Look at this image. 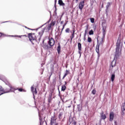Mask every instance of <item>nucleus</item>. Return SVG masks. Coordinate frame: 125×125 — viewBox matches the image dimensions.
I'll use <instances>...</instances> for the list:
<instances>
[{"label":"nucleus","mask_w":125,"mask_h":125,"mask_svg":"<svg viewBox=\"0 0 125 125\" xmlns=\"http://www.w3.org/2000/svg\"><path fill=\"white\" fill-rule=\"evenodd\" d=\"M56 23V21H52L51 23L46 27L42 28L43 27V25H42L41 27L36 29H30L27 27H25V28H27V29L31 30V31H38V30H40V31H41V32H48L49 31H51V32H52V27H53V26H54Z\"/></svg>","instance_id":"1"},{"label":"nucleus","mask_w":125,"mask_h":125,"mask_svg":"<svg viewBox=\"0 0 125 125\" xmlns=\"http://www.w3.org/2000/svg\"><path fill=\"white\" fill-rule=\"evenodd\" d=\"M123 42L121 41V37H119L116 43V48L115 52V57L118 58L119 55L123 50Z\"/></svg>","instance_id":"2"},{"label":"nucleus","mask_w":125,"mask_h":125,"mask_svg":"<svg viewBox=\"0 0 125 125\" xmlns=\"http://www.w3.org/2000/svg\"><path fill=\"white\" fill-rule=\"evenodd\" d=\"M6 84H8L9 85L10 88H6L5 90L1 86H0V95H1L3 94V93H8V92H11V91H13V90H14L15 89L13 88L12 85L10 84L8 82L6 83Z\"/></svg>","instance_id":"3"},{"label":"nucleus","mask_w":125,"mask_h":125,"mask_svg":"<svg viewBox=\"0 0 125 125\" xmlns=\"http://www.w3.org/2000/svg\"><path fill=\"white\" fill-rule=\"evenodd\" d=\"M105 35H106V32H103V37L102 38L101 42H100V43H99V42H98V41L96 47V51L98 53H99V46H100V44H102V42H103V41H104V39H105Z\"/></svg>","instance_id":"4"},{"label":"nucleus","mask_w":125,"mask_h":125,"mask_svg":"<svg viewBox=\"0 0 125 125\" xmlns=\"http://www.w3.org/2000/svg\"><path fill=\"white\" fill-rule=\"evenodd\" d=\"M57 120V117L55 115L51 117V121H50V125H58V123H56V121Z\"/></svg>","instance_id":"5"},{"label":"nucleus","mask_w":125,"mask_h":125,"mask_svg":"<svg viewBox=\"0 0 125 125\" xmlns=\"http://www.w3.org/2000/svg\"><path fill=\"white\" fill-rule=\"evenodd\" d=\"M28 37L30 42H32V44H34V42H33L34 41H36V35H35V34L29 33L28 34Z\"/></svg>","instance_id":"6"},{"label":"nucleus","mask_w":125,"mask_h":125,"mask_svg":"<svg viewBox=\"0 0 125 125\" xmlns=\"http://www.w3.org/2000/svg\"><path fill=\"white\" fill-rule=\"evenodd\" d=\"M48 43L50 46V48H51L52 46H53V45H54V43H55V41H54V39H53V38H51L48 42Z\"/></svg>","instance_id":"7"},{"label":"nucleus","mask_w":125,"mask_h":125,"mask_svg":"<svg viewBox=\"0 0 125 125\" xmlns=\"http://www.w3.org/2000/svg\"><path fill=\"white\" fill-rule=\"evenodd\" d=\"M84 6V1L83 0L81 1L79 5V9L80 10H83V7Z\"/></svg>","instance_id":"8"},{"label":"nucleus","mask_w":125,"mask_h":125,"mask_svg":"<svg viewBox=\"0 0 125 125\" xmlns=\"http://www.w3.org/2000/svg\"><path fill=\"white\" fill-rule=\"evenodd\" d=\"M78 47L79 50V53L80 55L82 54V43L78 42Z\"/></svg>","instance_id":"9"},{"label":"nucleus","mask_w":125,"mask_h":125,"mask_svg":"<svg viewBox=\"0 0 125 125\" xmlns=\"http://www.w3.org/2000/svg\"><path fill=\"white\" fill-rule=\"evenodd\" d=\"M114 120V112H110L109 113V121L110 122H113Z\"/></svg>","instance_id":"10"},{"label":"nucleus","mask_w":125,"mask_h":125,"mask_svg":"<svg viewBox=\"0 0 125 125\" xmlns=\"http://www.w3.org/2000/svg\"><path fill=\"white\" fill-rule=\"evenodd\" d=\"M15 89L13 90V91H11V92H12V91H14V90H19V91H20V92H26V90H25V89H23V88H15L14 87L12 86Z\"/></svg>","instance_id":"11"},{"label":"nucleus","mask_w":125,"mask_h":125,"mask_svg":"<svg viewBox=\"0 0 125 125\" xmlns=\"http://www.w3.org/2000/svg\"><path fill=\"white\" fill-rule=\"evenodd\" d=\"M100 115H101L102 120L106 119V115L104 114V111H102V113L100 114Z\"/></svg>","instance_id":"12"},{"label":"nucleus","mask_w":125,"mask_h":125,"mask_svg":"<svg viewBox=\"0 0 125 125\" xmlns=\"http://www.w3.org/2000/svg\"><path fill=\"white\" fill-rule=\"evenodd\" d=\"M116 61H113L111 62V66L110 67V69H113V67L116 66Z\"/></svg>","instance_id":"13"},{"label":"nucleus","mask_w":125,"mask_h":125,"mask_svg":"<svg viewBox=\"0 0 125 125\" xmlns=\"http://www.w3.org/2000/svg\"><path fill=\"white\" fill-rule=\"evenodd\" d=\"M64 83H65V84L62 86V91H65V90H66V85H67V82H64Z\"/></svg>","instance_id":"14"},{"label":"nucleus","mask_w":125,"mask_h":125,"mask_svg":"<svg viewBox=\"0 0 125 125\" xmlns=\"http://www.w3.org/2000/svg\"><path fill=\"white\" fill-rule=\"evenodd\" d=\"M57 50L59 54L60 53V52H61V46L60 45V43H58V46L57 47Z\"/></svg>","instance_id":"15"},{"label":"nucleus","mask_w":125,"mask_h":125,"mask_svg":"<svg viewBox=\"0 0 125 125\" xmlns=\"http://www.w3.org/2000/svg\"><path fill=\"white\" fill-rule=\"evenodd\" d=\"M58 3L61 6H65V3L63 2L62 0H59Z\"/></svg>","instance_id":"16"},{"label":"nucleus","mask_w":125,"mask_h":125,"mask_svg":"<svg viewBox=\"0 0 125 125\" xmlns=\"http://www.w3.org/2000/svg\"><path fill=\"white\" fill-rule=\"evenodd\" d=\"M115 78H116V76L115 75V74H113L111 75V82H112V83H113L114 81H115Z\"/></svg>","instance_id":"17"},{"label":"nucleus","mask_w":125,"mask_h":125,"mask_svg":"<svg viewBox=\"0 0 125 125\" xmlns=\"http://www.w3.org/2000/svg\"><path fill=\"white\" fill-rule=\"evenodd\" d=\"M42 47H43L44 49H48V48H50V47L48 46V45L46 44H43Z\"/></svg>","instance_id":"18"},{"label":"nucleus","mask_w":125,"mask_h":125,"mask_svg":"<svg viewBox=\"0 0 125 125\" xmlns=\"http://www.w3.org/2000/svg\"><path fill=\"white\" fill-rule=\"evenodd\" d=\"M69 73V71H68V70H66V73L64 74V75H63V77H62V80H64V79H65V78H66V76Z\"/></svg>","instance_id":"19"},{"label":"nucleus","mask_w":125,"mask_h":125,"mask_svg":"<svg viewBox=\"0 0 125 125\" xmlns=\"http://www.w3.org/2000/svg\"><path fill=\"white\" fill-rule=\"evenodd\" d=\"M69 73V71H68V70H66V73L64 74V75H63V77H62V80H64V79H65V78H66V76Z\"/></svg>","instance_id":"20"},{"label":"nucleus","mask_w":125,"mask_h":125,"mask_svg":"<svg viewBox=\"0 0 125 125\" xmlns=\"http://www.w3.org/2000/svg\"><path fill=\"white\" fill-rule=\"evenodd\" d=\"M23 37H24V38H23V42H28V41H29V40L28 39V37H27V36L23 35Z\"/></svg>","instance_id":"21"},{"label":"nucleus","mask_w":125,"mask_h":125,"mask_svg":"<svg viewBox=\"0 0 125 125\" xmlns=\"http://www.w3.org/2000/svg\"><path fill=\"white\" fill-rule=\"evenodd\" d=\"M75 37V32H73V33L72 34L71 36H70V39H71V42L73 41V39Z\"/></svg>","instance_id":"22"},{"label":"nucleus","mask_w":125,"mask_h":125,"mask_svg":"<svg viewBox=\"0 0 125 125\" xmlns=\"http://www.w3.org/2000/svg\"><path fill=\"white\" fill-rule=\"evenodd\" d=\"M56 37H59V36H61V32H57L55 33Z\"/></svg>","instance_id":"23"},{"label":"nucleus","mask_w":125,"mask_h":125,"mask_svg":"<svg viewBox=\"0 0 125 125\" xmlns=\"http://www.w3.org/2000/svg\"><path fill=\"white\" fill-rule=\"evenodd\" d=\"M77 108L79 112H81V111H82V107H81V105L78 104L77 105Z\"/></svg>","instance_id":"24"},{"label":"nucleus","mask_w":125,"mask_h":125,"mask_svg":"<svg viewBox=\"0 0 125 125\" xmlns=\"http://www.w3.org/2000/svg\"><path fill=\"white\" fill-rule=\"evenodd\" d=\"M52 100V98H51V96H49L48 98V101L49 103H51V101Z\"/></svg>","instance_id":"25"},{"label":"nucleus","mask_w":125,"mask_h":125,"mask_svg":"<svg viewBox=\"0 0 125 125\" xmlns=\"http://www.w3.org/2000/svg\"><path fill=\"white\" fill-rule=\"evenodd\" d=\"M39 120L40 125H42V124H43V122H42V118L41 117H40Z\"/></svg>","instance_id":"26"},{"label":"nucleus","mask_w":125,"mask_h":125,"mask_svg":"<svg viewBox=\"0 0 125 125\" xmlns=\"http://www.w3.org/2000/svg\"><path fill=\"white\" fill-rule=\"evenodd\" d=\"M84 29H85V32H88V24H87L84 27Z\"/></svg>","instance_id":"27"},{"label":"nucleus","mask_w":125,"mask_h":125,"mask_svg":"<svg viewBox=\"0 0 125 125\" xmlns=\"http://www.w3.org/2000/svg\"><path fill=\"white\" fill-rule=\"evenodd\" d=\"M63 115V114H62V113H61L59 114L58 118L59 119V120H62V115Z\"/></svg>","instance_id":"28"},{"label":"nucleus","mask_w":125,"mask_h":125,"mask_svg":"<svg viewBox=\"0 0 125 125\" xmlns=\"http://www.w3.org/2000/svg\"><path fill=\"white\" fill-rule=\"evenodd\" d=\"M38 34H39V36L40 38H42V35H43V32H39L38 33Z\"/></svg>","instance_id":"29"},{"label":"nucleus","mask_w":125,"mask_h":125,"mask_svg":"<svg viewBox=\"0 0 125 125\" xmlns=\"http://www.w3.org/2000/svg\"><path fill=\"white\" fill-rule=\"evenodd\" d=\"M87 41H88V42H92V40L90 37H88Z\"/></svg>","instance_id":"30"},{"label":"nucleus","mask_w":125,"mask_h":125,"mask_svg":"<svg viewBox=\"0 0 125 125\" xmlns=\"http://www.w3.org/2000/svg\"><path fill=\"white\" fill-rule=\"evenodd\" d=\"M110 5H111V3L110 2H108L106 5L107 9H108V8H109V7H110Z\"/></svg>","instance_id":"31"},{"label":"nucleus","mask_w":125,"mask_h":125,"mask_svg":"<svg viewBox=\"0 0 125 125\" xmlns=\"http://www.w3.org/2000/svg\"><path fill=\"white\" fill-rule=\"evenodd\" d=\"M92 94H93L94 95H95V94H96V90L93 89V90L92 91Z\"/></svg>","instance_id":"32"},{"label":"nucleus","mask_w":125,"mask_h":125,"mask_svg":"<svg viewBox=\"0 0 125 125\" xmlns=\"http://www.w3.org/2000/svg\"><path fill=\"white\" fill-rule=\"evenodd\" d=\"M90 20L91 23L94 22V18H90Z\"/></svg>","instance_id":"33"},{"label":"nucleus","mask_w":125,"mask_h":125,"mask_svg":"<svg viewBox=\"0 0 125 125\" xmlns=\"http://www.w3.org/2000/svg\"><path fill=\"white\" fill-rule=\"evenodd\" d=\"M31 90L32 92H33V93L34 94V86H31Z\"/></svg>","instance_id":"34"},{"label":"nucleus","mask_w":125,"mask_h":125,"mask_svg":"<svg viewBox=\"0 0 125 125\" xmlns=\"http://www.w3.org/2000/svg\"><path fill=\"white\" fill-rule=\"evenodd\" d=\"M34 93H35V94H37L38 93V91L37 90V88H35V91H34Z\"/></svg>","instance_id":"35"},{"label":"nucleus","mask_w":125,"mask_h":125,"mask_svg":"<svg viewBox=\"0 0 125 125\" xmlns=\"http://www.w3.org/2000/svg\"><path fill=\"white\" fill-rule=\"evenodd\" d=\"M3 36H4V34L0 32V37H3Z\"/></svg>","instance_id":"36"},{"label":"nucleus","mask_w":125,"mask_h":125,"mask_svg":"<svg viewBox=\"0 0 125 125\" xmlns=\"http://www.w3.org/2000/svg\"><path fill=\"white\" fill-rule=\"evenodd\" d=\"M72 125H77V122H76V121H73L72 122Z\"/></svg>","instance_id":"37"},{"label":"nucleus","mask_w":125,"mask_h":125,"mask_svg":"<svg viewBox=\"0 0 125 125\" xmlns=\"http://www.w3.org/2000/svg\"><path fill=\"white\" fill-rule=\"evenodd\" d=\"M89 35H93V32H89Z\"/></svg>","instance_id":"38"},{"label":"nucleus","mask_w":125,"mask_h":125,"mask_svg":"<svg viewBox=\"0 0 125 125\" xmlns=\"http://www.w3.org/2000/svg\"><path fill=\"white\" fill-rule=\"evenodd\" d=\"M69 31H70V28H67V29L65 30V32H69Z\"/></svg>","instance_id":"39"},{"label":"nucleus","mask_w":125,"mask_h":125,"mask_svg":"<svg viewBox=\"0 0 125 125\" xmlns=\"http://www.w3.org/2000/svg\"><path fill=\"white\" fill-rule=\"evenodd\" d=\"M12 37H19L20 38H21V37H22V36H12Z\"/></svg>","instance_id":"40"},{"label":"nucleus","mask_w":125,"mask_h":125,"mask_svg":"<svg viewBox=\"0 0 125 125\" xmlns=\"http://www.w3.org/2000/svg\"><path fill=\"white\" fill-rule=\"evenodd\" d=\"M64 27H65V25H63V26H62V30H63V29H64Z\"/></svg>","instance_id":"41"},{"label":"nucleus","mask_w":125,"mask_h":125,"mask_svg":"<svg viewBox=\"0 0 125 125\" xmlns=\"http://www.w3.org/2000/svg\"><path fill=\"white\" fill-rule=\"evenodd\" d=\"M57 1V0H55V4H56V2Z\"/></svg>","instance_id":"42"},{"label":"nucleus","mask_w":125,"mask_h":125,"mask_svg":"<svg viewBox=\"0 0 125 125\" xmlns=\"http://www.w3.org/2000/svg\"><path fill=\"white\" fill-rule=\"evenodd\" d=\"M64 23V21H62L61 22V24H63Z\"/></svg>","instance_id":"43"},{"label":"nucleus","mask_w":125,"mask_h":125,"mask_svg":"<svg viewBox=\"0 0 125 125\" xmlns=\"http://www.w3.org/2000/svg\"><path fill=\"white\" fill-rule=\"evenodd\" d=\"M70 124H72V122L71 121V120H69Z\"/></svg>","instance_id":"44"},{"label":"nucleus","mask_w":125,"mask_h":125,"mask_svg":"<svg viewBox=\"0 0 125 125\" xmlns=\"http://www.w3.org/2000/svg\"><path fill=\"white\" fill-rule=\"evenodd\" d=\"M79 1V0H76V2H78Z\"/></svg>","instance_id":"45"},{"label":"nucleus","mask_w":125,"mask_h":125,"mask_svg":"<svg viewBox=\"0 0 125 125\" xmlns=\"http://www.w3.org/2000/svg\"><path fill=\"white\" fill-rule=\"evenodd\" d=\"M90 32H93V31L92 30H91Z\"/></svg>","instance_id":"46"}]
</instances>
